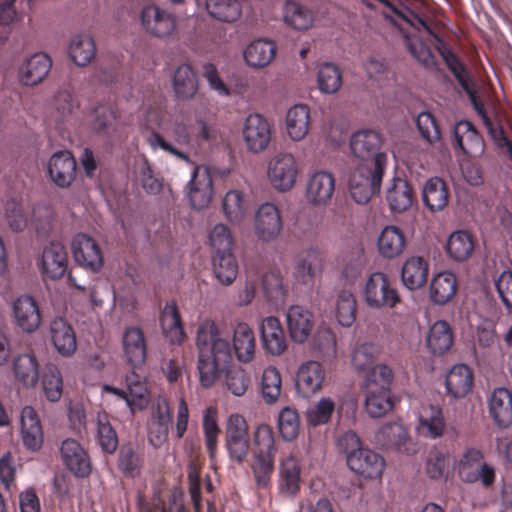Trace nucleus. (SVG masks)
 I'll use <instances>...</instances> for the list:
<instances>
[{
  "mask_svg": "<svg viewBox=\"0 0 512 512\" xmlns=\"http://www.w3.org/2000/svg\"><path fill=\"white\" fill-rule=\"evenodd\" d=\"M21 436L25 447L36 451L43 442V431L39 417L31 406L23 407L20 415Z\"/></svg>",
  "mask_w": 512,
  "mask_h": 512,
  "instance_id": "obj_30",
  "label": "nucleus"
},
{
  "mask_svg": "<svg viewBox=\"0 0 512 512\" xmlns=\"http://www.w3.org/2000/svg\"><path fill=\"white\" fill-rule=\"evenodd\" d=\"M126 405L132 410H142L148 404V389L143 376L135 373V369L126 376Z\"/></svg>",
  "mask_w": 512,
  "mask_h": 512,
  "instance_id": "obj_49",
  "label": "nucleus"
},
{
  "mask_svg": "<svg viewBox=\"0 0 512 512\" xmlns=\"http://www.w3.org/2000/svg\"><path fill=\"white\" fill-rule=\"evenodd\" d=\"M264 349L273 356H279L287 349V340L277 317H265L260 326Z\"/></svg>",
  "mask_w": 512,
  "mask_h": 512,
  "instance_id": "obj_28",
  "label": "nucleus"
},
{
  "mask_svg": "<svg viewBox=\"0 0 512 512\" xmlns=\"http://www.w3.org/2000/svg\"><path fill=\"white\" fill-rule=\"evenodd\" d=\"M188 197L195 209L207 207L213 193V183L209 170L206 166H196L188 184Z\"/></svg>",
  "mask_w": 512,
  "mask_h": 512,
  "instance_id": "obj_19",
  "label": "nucleus"
},
{
  "mask_svg": "<svg viewBox=\"0 0 512 512\" xmlns=\"http://www.w3.org/2000/svg\"><path fill=\"white\" fill-rule=\"evenodd\" d=\"M301 483V467L299 460L294 455L285 456L279 464L278 488L288 497L295 496Z\"/></svg>",
  "mask_w": 512,
  "mask_h": 512,
  "instance_id": "obj_29",
  "label": "nucleus"
},
{
  "mask_svg": "<svg viewBox=\"0 0 512 512\" xmlns=\"http://www.w3.org/2000/svg\"><path fill=\"white\" fill-rule=\"evenodd\" d=\"M299 171V164L290 152L278 151L267 162V180L278 192L290 191L297 182Z\"/></svg>",
  "mask_w": 512,
  "mask_h": 512,
  "instance_id": "obj_3",
  "label": "nucleus"
},
{
  "mask_svg": "<svg viewBox=\"0 0 512 512\" xmlns=\"http://www.w3.org/2000/svg\"><path fill=\"white\" fill-rule=\"evenodd\" d=\"M455 144L467 155L479 156L484 152V143L471 122L461 120L454 126Z\"/></svg>",
  "mask_w": 512,
  "mask_h": 512,
  "instance_id": "obj_31",
  "label": "nucleus"
},
{
  "mask_svg": "<svg viewBox=\"0 0 512 512\" xmlns=\"http://www.w3.org/2000/svg\"><path fill=\"white\" fill-rule=\"evenodd\" d=\"M256 238L262 243L277 240L283 230V220L280 209L272 202H264L258 206L253 221Z\"/></svg>",
  "mask_w": 512,
  "mask_h": 512,
  "instance_id": "obj_8",
  "label": "nucleus"
},
{
  "mask_svg": "<svg viewBox=\"0 0 512 512\" xmlns=\"http://www.w3.org/2000/svg\"><path fill=\"white\" fill-rule=\"evenodd\" d=\"M277 425L284 441L295 440L300 432V419L297 410L290 406L282 408L278 414Z\"/></svg>",
  "mask_w": 512,
  "mask_h": 512,
  "instance_id": "obj_58",
  "label": "nucleus"
},
{
  "mask_svg": "<svg viewBox=\"0 0 512 512\" xmlns=\"http://www.w3.org/2000/svg\"><path fill=\"white\" fill-rule=\"evenodd\" d=\"M435 48L461 87L467 92L471 102H474L475 96L470 89V77L465 67L440 38L436 40Z\"/></svg>",
  "mask_w": 512,
  "mask_h": 512,
  "instance_id": "obj_48",
  "label": "nucleus"
},
{
  "mask_svg": "<svg viewBox=\"0 0 512 512\" xmlns=\"http://www.w3.org/2000/svg\"><path fill=\"white\" fill-rule=\"evenodd\" d=\"M15 325L24 333L35 332L42 321L37 301L30 295L17 297L12 304Z\"/></svg>",
  "mask_w": 512,
  "mask_h": 512,
  "instance_id": "obj_16",
  "label": "nucleus"
},
{
  "mask_svg": "<svg viewBox=\"0 0 512 512\" xmlns=\"http://www.w3.org/2000/svg\"><path fill=\"white\" fill-rule=\"evenodd\" d=\"M145 30L156 37H167L175 30L174 16L156 5H148L141 12Z\"/></svg>",
  "mask_w": 512,
  "mask_h": 512,
  "instance_id": "obj_25",
  "label": "nucleus"
},
{
  "mask_svg": "<svg viewBox=\"0 0 512 512\" xmlns=\"http://www.w3.org/2000/svg\"><path fill=\"white\" fill-rule=\"evenodd\" d=\"M411 186L402 178L394 177L386 190V201L393 213H403L413 204Z\"/></svg>",
  "mask_w": 512,
  "mask_h": 512,
  "instance_id": "obj_40",
  "label": "nucleus"
},
{
  "mask_svg": "<svg viewBox=\"0 0 512 512\" xmlns=\"http://www.w3.org/2000/svg\"><path fill=\"white\" fill-rule=\"evenodd\" d=\"M222 208L226 219L233 225H240L248 211L247 202L238 190H230L225 194Z\"/></svg>",
  "mask_w": 512,
  "mask_h": 512,
  "instance_id": "obj_53",
  "label": "nucleus"
},
{
  "mask_svg": "<svg viewBox=\"0 0 512 512\" xmlns=\"http://www.w3.org/2000/svg\"><path fill=\"white\" fill-rule=\"evenodd\" d=\"M321 273V254L314 248L307 249L296 260L293 276L301 284H310Z\"/></svg>",
  "mask_w": 512,
  "mask_h": 512,
  "instance_id": "obj_41",
  "label": "nucleus"
},
{
  "mask_svg": "<svg viewBox=\"0 0 512 512\" xmlns=\"http://www.w3.org/2000/svg\"><path fill=\"white\" fill-rule=\"evenodd\" d=\"M213 273L223 285H230L234 282L238 274V263L232 252L215 254Z\"/></svg>",
  "mask_w": 512,
  "mask_h": 512,
  "instance_id": "obj_54",
  "label": "nucleus"
},
{
  "mask_svg": "<svg viewBox=\"0 0 512 512\" xmlns=\"http://www.w3.org/2000/svg\"><path fill=\"white\" fill-rule=\"evenodd\" d=\"M67 266V252L60 241H50L43 247L38 267L44 278H61L67 271Z\"/></svg>",
  "mask_w": 512,
  "mask_h": 512,
  "instance_id": "obj_13",
  "label": "nucleus"
},
{
  "mask_svg": "<svg viewBox=\"0 0 512 512\" xmlns=\"http://www.w3.org/2000/svg\"><path fill=\"white\" fill-rule=\"evenodd\" d=\"M47 171L56 186L67 188L76 176V160L68 150L57 151L49 158Z\"/></svg>",
  "mask_w": 512,
  "mask_h": 512,
  "instance_id": "obj_18",
  "label": "nucleus"
},
{
  "mask_svg": "<svg viewBox=\"0 0 512 512\" xmlns=\"http://www.w3.org/2000/svg\"><path fill=\"white\" fill-rule=\"evenodd\" d=\"M61 456L66 467L77 477H85L91 471L86 450L74 439H66L61 445Z\"/></svg>",
  "mask_w": 512,
  "mask_h": 512,
  "instance_id": "obj_26",
  "label": "nucleus"
},
{
  "mask_svg": "<svg viewBox=\"0 0 512 512\" xmlns=\"http://www.w3.org/2000/svg\"><path fill=\"white\" fill-rule=\"evenodd\" d=\"M261 393L267 404H273L278 400L281 393V375L275 367H268L263 371Z\"/></svg>",
  "mask_w": 512,
  "mask_h": 512,
  "instance_id": "obj_62",
  "label": "nucleus"
},
{
  "mask_svg": "<svg viewBox=\"0 0 512 512\" xmlns=\"http://www.w3.org/2000/svg\"><path fill=\"white\" fill-rule=\"evenodd\" d=\"M335 317L343 327H350L356 319V300L352 292L342 290L335 304Z\"/></svg>",
  "mask_w": 512,
  "mask_h": 512,
  "instance_id": "obj_59",
  "label": "nucleus"
},
{
  "mask_svg": "<svg viewBox=\"0 0 512 512\" xmlns=\"http://www.w3.org/2000/svg\"><path fill=\"white\" fill-rule=\"evenodd\" d=\"M276 44L269 39H256L244 50L245 63L252 68L268 66L276 56Z\"/></svg>",
  "mask_w": 512,
  "mask_h": 512,
  "instance_id": "obj_39",
  "label": "nucleus"
},
{
  "mask_svg": "<svg viewBox=\"0 0 512 512\" xmlns=\"http://www.w3.org/2000/svg\"><path fill=\"white\" fill-rule=\"evenodd\" d=\"M482 459L483 454L479 449L467 448L456 465L459 477L467 483L481 481L483 486H491L495 480V470Z\"/></svg>",
  "mask_w": 512,
  "mask_h": 512,
  "instance_id": "obj_7",
  "label": "nucleus"
},
{
  "mask_svg": "<svg viewBox=\"0 0 512 512\" xmlns=\"http://www.w3.org/2000/svg\"><path fill=\"white\" fill-rule=\"evenodd\" d=\"M489 414L500 428L512 424V392L506 388H496L489 398Z\"/></svg>",
  "mask_w": 512,
  "mask_h": 512,
  "instance_id": "obj_32",
  "label": "nucleus"
},
{
  "mask_svg": "<svg viewBox=\"0 0 512 512\" xmlns=\"http://www.w3.org/2000/svg\"><path fill=\"white\" fill-rule=\"evenodd\" d=\"M317 83L322 93H336L342 86V74L339 67L332 63L322 64L318 71Z\"/></svg>",
  "mask_w": 512,
  "mask_h": 512,
  "instance_id": "obj_60",
  "label": "nucleus"
},
{
  "mask_svg": "<svg viewBox=\"0 0 512 512\" xmlns=\"http://www.w3.org/2000/svg\"><path fill=\"white\" fill-rule=\"evenodd\" d=\"M51 57L37 52L25 58L17 68V80L25 87H35L44 82L52 68Z\"/></svg>",
  "mask_w": 512,
  "mask_h": 512,
  "instance_id": "obj_10",
  "label": "nucleus"
},
{
  "mask_svg": "<svg viewBox=\"0 0 512 512\" xmlns=\"http://www.w3.org/2000/svg\"><path fill=\"white\" fill-rule=\"evenodd\" d=\"M429 272L428 262L421 256L408 257L401 269V281L409 290H416L424 286Z\"/></svg>",
  "mask_w": 512,
  "mask_h": 512,
  "instance_id": "obj_35",
  "label": "nucleus"
},
{
  "mask_svg": "<svg viewBox=\"0 0 512 512\" xmlns=\"http://www.w3.org/2000/svg\"><path fill=\"white\" fill-rule=\"evenodd\" d=\"M347 465L353 472L369 479L382 475L385 461L376 452L369 449L358 450L347 457Z\"/></svg>",
  "mask_w": 512,
  "mask_h": 512,
  "instance_id": "obj_24",
  "label": "nucleus"
},
{
  "mask_svg": "<svg viewBox=\"0 0 512 512\" xmlns=\"http://www.w3.org/2000/svg\"><path fill=\"white\" fill-rule=\"evenodd\" d=\"M472 385L473 373L465 364L454 365L446 375V391L455 399L465 397L470 392Z\"/></svg>",
  "mask_w": 512,
  "mask_h": 512,
  "instance_id": "obj_36",
  "label": "nucleus"
},
{
  "mask_svg": "<svg viewBox=\"0 0 512 512\" xmlns=\"http://www.w3.org/2000/svg\"><path fill=\"white\" fill-rule=\"evenodd\" d=\"M123 352L132 369L140 368L147 358V343L141 328L131 326L125 329L122 336Z\"/></svg>",
  "mask_w": 512,
  "mask_h": 512,
  "instance_id": "obj_23",
  "label": "nucleus"
},
{
  "mask_svg": "<svg viewBox=\"0 0 512 512\" xmlns=\"http://www.w3.org/2000/svg\"><path fill=\"white\" fill-rule=\"evenodd\" d=\"M282 20L290 28L306 31L313 26V12L294 0H285L282 6Z\"/></svg>",
  "mask_w": 512,
  "mask_h": 512,
  "instance_id": "obj_38",
  "label": "nucleus"
},
{
  "mask_svg": "<svg viewBox=\"0 0 512 512\" xmlns=\"http://www.w3.org/2000/svg\"><path fill=\"white\" fill-rule=\"evenodd\" d=\"M286 131L293 141L302 140L309 131L310 111L306 105L292 106L286 114Z\"/></svg>",
  "mask_w": 512,
  "mask_h": 512,
  "instance_id": "obj_46",
  "label": "nucleus"
},
{
  "mask_svg": "<svg viewBox=\"0 0 512 512\" xmlns=\"http://www.w3.org/2000/svg\"><path fill=\"white\" fill-rule=\"evenodd\" d=\"M68 53L77 66H86L95 56V42L88 34L75 35L69 43Z\"/></svg>",
  "mask_w": 512,
  "mask_h": 512,
  "instance_id": "obj_51",
  "label": "nucleus"
},
{
  "mask_svg": "<svg viewBox=\"0 0 512 512\" xmlns=\"http://www.w3.org/2000/svg\"><path fill=\"white\" fill-rule=\"evenodd\" d=\"M423 201L432 211H440L448 203V190L445 182L438 178H430L423 188Z\"/></svg>",
  "mask_w": 512,
  "mask_h": 512,
  "instance_id": "obj_52",
  "label": "nucleus"
},
{
  "mask_svg": "<svg viewBox=\"0 0 512 512\" xmlns=\"http://www.w3.org/2000/svg\"><path fill=\"white\" fill-rule=\"evenodd\" d=\"M51 339L55 349L62 355L67 356L75 352L77 344L76 337L69 323L57 317L50 324Z\"/></svg>",
  "mask_w": 512,
  "mask_h": 512,
  "instance_id": "obj_43",
  "label": "nucleus"
},
{
  "mask_svg": "<svg viewBox=\"0 0 512 512\" xmlns=\"http://www.w3.org/2000/svg\"><path fill=\"white\" fill-rule=\"evenodd\" d=\"M242 137L247 150L257 154L270 144L272 126L270 122L258 113L249 114L242 127Z\"/></svg>",
  "mask_w": 512,
  "mask_h": 512,
  "instance_id": "obj_9",
  "label": "nucleus"
},
{
  "mask_svg": "<svg viewBox=\"0 0 512 512\" xmlns=\"http://www.w3.org/2000/svg\"><path fill=\"white\" fill-rule=\"evenodd\" d=\"M349 145L352 155L361 161L358 165L386 169L387 154L382 149L383 139L378 131L360 129L350 136Z\"/></svg>",
  "mask_w": 512,
  "mask_h": 512,
  "instance_id": "obj_2",
  "label": "nucleus"
},
{
  "mask_svg": "<svg viewBox=\"0 0 512 512\" xmlns=\"http://www.w3.org/2000/svg\"><path fill=\"white\" fill-rule=\"evenodd\" d=\"M285 317L288 333L292 341L304 343L314 327L312 312L301 305H291L288 307Z\"/></svg>",
  "mask_w": 512,
  "mask_h": 512,
  "instance_id": "obj_21",
  "label": "nucleus"
},
{
  "mask_svg": "<svg viewBox=\"0 0 512 512\" xmlns=\"http://www.w3.org/2000/svg\"><path fill=\"white\" fill-rule=\"evenodd\" d=\"M326 371L323 365L314 360L303 362L297 369L295 388L303 398H310L318 393L324 383Z\"/></svg>",
  "mask_w": 512,
  "mask_h": 512,
  "instance_id": "obj_12",
  "label": "nucleus"
},
{
  "mask_svg": "<svg viewBox=\"0 0 512 512\" xmlns=\"http://www.w3.org/2000/svg\"><path fill=\"white\" fill-rule=\"evenodd\" d=\"M74 108L72 92L67 89H59L50 104V115L48 123L54 124L57 129L61 128L63 121L71 114Z\"/></svg>",
  "mask_w": 512,
  "mask_h": 512,
  "instance_id": "obj_50",
  "label": "nucleus"
},
{
  "mask_svg": "<svg viewBox=\"0 0 512 512\" xmlns=\"http://www.w3.org/2000/svg\"><path fill=\"white\" fill-rule=\"evenodd\" d=\"M426 344L434 355H442L447 352L453 344V332L450 325L444 320L434 322L429 327Z\"/></svg>",
  "mask_w": 512,
  "mask_h": 512,
  "instance_id": "obj_45",
  "label": "nucleus"
},
{
  "mask_svg": "<svg viewBox=\"0 0 512 512\" xmlns=\"http://www.w3.org/2000/svg\"><path fill=\"white\" fill-rule=\"evenodd\" d=\"M363 298L366 305L372 309L394 308L401 301L397 289L382 272H374L367 277Z\"/></svg>",
  "mask_w": 512,
  "mask_h": 512,
  "instance_id": "obj_5",
  "label": "nucleus"
},
{
  "mask_svg": "<svg viewBox=\"0 0 512 512\" xmlns=\"http://www.w3.org/2000/svg\"><path fill=\"white\" fill-rule=\"evenodd\" d=\"M71 249L77 264L93 272L100 270L103 266V256L96 241L84 233L74 236Z\"/></svg>",
  "mask_w": 512,
  "mask_h": 512,
  "instance_id": "obj_14",
  "label": "nucleus"
},
{
  "mask_svg": "<svg viewBox=\"0 0 512 512\" xmlns=\"http://www.w3.org/2000/svg\"><path fill=\"white\" fill-rule=\"evenodd\" d=\"M160 325L163 334L173 344H181L185 337L180 313L175 302H168L160 315Z\"/></svg>",
  "mask_w": 512,
  "mask_h": 512,
  "instance_id": "obj_42",
  "label": "nucleus"
},
{
  "mask_svg": "<svg viewBox=\"0 0 512 512\" xmlns=\"http://www.w3.org/2000/svg\"><path fill=\"white\" fill-rule=\"evenodd\" d=\"M385 169L369 165H357L349 174L348 189L358 204H366L371 196L380 191Z\"/></svg>",
  "mask_w": 512,
  "mask_h": 512,
  "instance_id": "obj_4",
  "label": "nucleus"
},
{
  "mask_svg": "<svg viewBox=\"0 0 512 512\" xmlns=\"http://www.w3.org/2000/svg\"><path fill=\"white\" fill-rule=\"evenodd\" d=\"M275 454H254L251 466L255 482L259 488H266L274 469Z\"/></svg>",
  "mask_w": 512,
  "mask_h": 512,
  "instance_id": "obj_64",
  "label": "nucleus"
},
{
  "mask_svg": "<svg viewBox=\"0 0 512 512\" xmlns=\"http://www.w3.org/2000/svg\"><path fill=\"white\" fill-rule=\"evenodd\" d=\"M170 134L174 139V143L167 141L157 132L151 133L146 141L153 151L161 150L180 160L188 162V156L177 147V145H188L190 143V134L187 125L182 122L175 123Z\"/></svg>",
  "mask_w": 512,
  "mask_h": 512,
  "instance_id": "obj_15",
  "label": "nucleus"
},
{
  "mask_svg": "<svg viewBox=\"0 0 512 512\" xmlns=\"http://www.w3.org/2000/svg\"><path fill=\"white\" fill-rule=\"evenodd\" d=\"M406 247V238L403 231L394 225L385 226L377 239L379 254L386 259L400 256Z\"/></svg>",
  "mask_w": 512,
  "mask_h": 512,
  "instance_id": "obj_34",
  "label": "nucleus"
},
{
  "mask_svg": "<svg viewBox=\"0 0 512 512\" xmlns=\"http://www.w3.org/2000/svg\"><path fill=\"white\" fill-rule=\"evenodd\" d=\"M225 448L229 459L241 464L249 454L250 439L246 419L238 414H231L225 425Z\"/></svg>",
  "mask_w": 512,
  "mask_h": 512,
  "instance_id": "obj_6",
  "label": "nucleus"
},
{
  "mask_svg": "<svg viewBox=\"0 0 512 512\" xmlns=\"http://www.w3.org/2000/svg\"><path fill=\"white\" fill-rule=\"evenodd\" d=\"M96 439L98 445L106 453H113L118 447V437L111 426L108 415L99 412L96 419Z\"/></svg>",
  "mask_w": 512,
  "mask_h": 512,
  "instance_id": "obj_57",
  "label": "nucleus"
},
{
  "mask_svg": "<svg viewBox=\"0 0 512 512\" xmlns=\"http://www.w3.org/2000/svg\"><path fill=\"white\" fill-rule=\"evenodd\" d=\"M335 191L334 176L324 170L312 173L306 185V198L314 206H324L332 198Z\"/></svg>",
  "mask_w": 512,
  "mask_h": 512,
  "instance_id": "obj_22",
  "label": "nucleus"
},
{
  "mask_svg": "<svg viewBox=\"0 0 512 512\" xmlns=\"http://www.w3.org/2000/svg\"><path fill=\"white\" fill-rule=\"evenodd\" d=\"M195 344L198 352V371L203 387H210L219 371L224 370L232 359L228 338L217 323L205 318L197 326Z\"/></svg>",
  "mask_w": 512,
  "mask_h": 512,
  "instance_id": "obj_1",
  "label": "nucleus"
},
{
  "mask_svg": "<svg viewBox=\"0 0 512 512\" xmlns=\"http://www.w3.org/2000/svg\"><path fill=\"white\" fill-rule=\"evenodd\" d=\"M364 393L365 411L371 418H381L385 416L395 405V398L390 388L378 387V384L366 381Z\"/></svg>",
  "mask_w": 512,
  "mask_h": 512,
  "instance_id": "obj_20",
  "label": "nucleus"
},
{
  "mask_svg": "<svg viewBox=\"0 0 512 512\" xmlns=\"http://www.w3.org/2000/svg\"><path fill=\"white\" fill-rule=\"evenodd\" d=\"M262 287L265 297L273 304H281L286 297L282 276L279 271H269L263 275Z\"/></svg>",
  "mask_w": 512,
  "mask_h": 512,
  "instance_id": "obj_61",
  "label": "nucleus"
},
{
  "mask_svg": "<svg viewBox=\"0 0 512 512\" xmlns=\"http://www.w3.org/2000/svg\"><path fill=\"white\" fill-rule=\"evenodd\" d=\"M12 372L17 383L25 388H33L39 380V362L34 353L24 352L12 359Z\"/></svg>",
  "mask_w": 512,
  "mask_h": 512,
  "instance_id": "obj_27",
  "label": "nucleus"
},
{
  "mask_svg": "<svg viewBox=\"0 0 512 512\" xmlns=\"http://www.w3.org/2000/svg\"><path fill=\"white\" fill-rule=\"evenodd\" d=\"M473 249L472 237L465 231H456L447 240L446 251L455 261L466 260L471 255Z\"/></svg>",
  "mask_w": 512,
  "mask_h": 512,
  "instance_id": "obj_56",
  "label": "nucleus"
},
{
  "mask_svg": "<svg viewBox=\"0 0 512 512\" xmlns=\"http://www.w3.org/2000/svg\"><path fill=\"white\" fill-rule=\"evenodd\" d=\"M233 348L240 362H250L255 354V337L252 329L246 323L236 324L233 331Z\"/></svg>",
  "mask_w": 512,
  "mask_h": 512,
  "instance_id": "obj_47",
  "label": "nucleus"
},
{
  "mask_svg": "<svg viewBox=\"0 0 512 512\" xmlns=\"http://www.w3.org/2000/svg\"><path fill=\"white\" fill-rule=\"evenodd\" d=\"M205 9L210 17L222 22H233L241 13L235 0H205Z\"/></svg>",
  "mask_w": 512,
  "mask_h": 512,
  "instance_id": "obj_55",
  "label": "nucleus"
},
{
  "mask_svg": "<svg viewBox=\"0 0 512 512\" xmlns=\"http://www.w3.org/2000/svg\"><path fill=\"white\" fill-rule=\"evenodd\" d=\"M172 427L171 408L168 399L159 395L152 406V413L148 427V439L152 446L160 447L168 437Z\"/></svg>",
  "mask_w": 512,
  "mask_h": 512,
  "instance_id": "obj_11",
  "label": "nucleus"
},
{
  "mask_svg": "<svg viewBox=\"0 0 512 512\" xmlns=\"http://www.w3.org/2000/svg\"><path fill=\"white\" fill-rule=\"evenodd\" d=\"M445 420L440 408L429 406L424 408L418 415L416 431L419 436L428 439H438L445 431Z\"/></svg>",
  "mask_w": 512,
  "mask_h": 512,
  "instance_id": "obj_33",
  "label": "nucleus"
},
{
  "mask_svg": "<svg viewBox=\"0 0 512 512\" xmlns=\"http://www.w3.org/2000/svg\"><path fill=\"white\" fill-rule=\"evenodd\" d=\"M457 280L453 273L443 271L436 274L430 283L429 298L437 305H444L456 294Z\"/></svg>",
  "mask_w": 512,
  "mask_h": 512,
  "instance_id": "obj_44",
  "label": "nucleus"
},
{
  "mask_svg": "<svg viewBox=\"0 0 512 512\" xmlns=\"http://www.w3.org/2000/svg\"><path fill=\"white\" fill-rule=\"evenodd\" d=\"M219 431L217 408L210 406L203 415V432L210 457L216 453Z\"/></svg>",
  "mask_w": 512,
  "mask_h": 512,
  "instance_id": "obj_63",
  "label": "nucleus"
},
{
  "mask_svg": "<svg viewBox=\"0 0 512 512\" xmlns=\"http://www.w3.org/2000/svg\"><path fill=\"white\" fill-rule=\"evenodd\" d=\"M172 87L179 100H190L198 91V79L193 68L186 63L179 65L172 75Z\"/></svg>",
  "mask_w": 512,
  "mask_h": 512,
  "instance_id": "obj_37",
  "label": "nucleus"
},
{
  "mask_svg": "<svg viewBox=\"0 0 512 512\" xmlns=\"http://www.w3.org/2000/svg\"><path fill=\"white\" fill-rule=\"evenodd\" d=\"M376 443L386 449H394L407 455L416 452L406 428L398 422H389L375 433Z\"/></svg>",
  "mask_w": 512,
  "mask_h": 512,
  "instance_id": "obj_17",
  "label": "nucleus"
}]
</instances>
